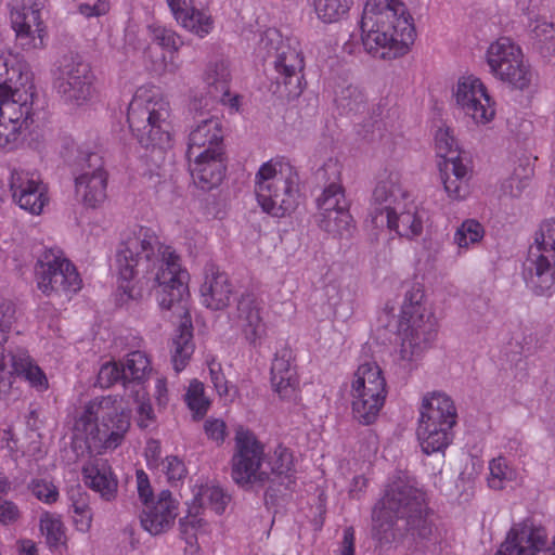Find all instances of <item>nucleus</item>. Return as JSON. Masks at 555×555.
<instances>
[{
  "label": "nucleus",
  "mask_w": 555,
  "mask_h": 555,
  "mask_svg": "<svg viewBox=\"0 0 555 555\" xmlns=\"http://www.w3.org/2000/svg\"><path fill=\"white\" fill-rule=\"evenodd\" d=\"M120 300L139 299L142 288L133 283L142 272L153 286L158 287L159 307H172L189 295V273L182 269L180 257L172 247L163 244L154 230L134 225L121 234L116 254Z\"/></svg>",
  "instance_id": "obj_1"
},
{
  "label": "nucleus",
  "mask_w": 555,
  "mask_h": 555,
  "mask_svg": "<svg viewBox=\"0 0 555 555\" xmlns=\"http://www.w3.org/2000/svg\"><path fill=\"white\" fill-rule=\"evenodd\" d=\"M372 537L379 546L404 543L412 554L439 553V534L429 518L425 493L403 475L389 479L372 512Z\"/></svg>",
  "instance_id": "obj_2"
},
{
  "label": "nucleus",
  "mask_w": 555,
  "mask_h": 555,
  "mask_svg": "<svg viewBox=\"0 0 555 555\" xmlns=\"http://www.w3.org/2000/svg\"><path fill=\"white\" fill-rule=\"evenodd\" d=\"M361 30L366 52L383 60L408 53L416 36L413 18L400 0H366Z\"/></svg>",
  "instance_id": "obj_3"
},
{
  "label": "nucleus",
  "mask_w": 555,
  "mask_h": 555,
  "mask_svg": "<svg viewBox=\"0 0 555 555\" xmlns=\"http://www.w3.org/2000/svg\"><path fill=\"white\" fill-rule=\"evenodd\" d=\"M34 83L28 66L0 54V149H14L33 116Z\"/></svg>",
  "instance_id": "obj_4"
},
{
  "label": "nucleus",
  "mask_w": 555,
  "mask_h": 555,
  "mask_svg": "<svg viewBox=\"0 0 555 555\" xmlns=\"http://www.w3.org/2000/svg\"><path fill=\"white\" fill-rule=\"evenodd\" d=\"M438 335V322L427 307L424 286L411 284L403 296L398 321V360L412 370L429 350Z\"/></svg>",
  "instance_id": "obj_5"
},
{
  "label": "nucleus",
  "mask_w": 555,
  "mask_h": 555,
  "mask_svg": "<svg viewBox=\"0 0 555 555\" xmlns=\"http://www.w3.org/2000/svg\"><path fill=\"white\" fill-rule=\"evenodd\" d=\"M129 427V411L117 397L107 396L95 398L85 406L75 422L74 434L90 452L101 453L120 446Z\"/></svg>",
  "instance_id": "obj_6"
},
{
  "label": "nucleus",
  "mask_w": 555,
  "mask_h": 555,
  "mask_svg": "<svg viewBox=\"0 0 555 555\" xmlns=\"http://www.w3.org/2000/svg\"><path fill=\"white\" fill-rule=\"evenodd\" d=\"M255 194L261 209L274 217L291 215L299 205V176L283 157L263 163L255 176Z\"/></svg>",
  "instance_id": "obj_7"
},
{
  "label": "nucleus",
  "mask_w": 555,
  "mask_h": 555,
  "mask_svg": "<svg viewBox=\"0 0 555 555\" xmlns=\"http://www.w3.org/2000/svg\"><path fill=\"white\" fill-rule=\"evenodd\" d=\"M171 107L155 88H138L128 106L129 127L141 145L165 149L171 141Z\"/></svg>",
  "instance_id": "obj_8"
},
{
  "label": "nucleus",
  "mask_w": 555,
  "mask_h": 555,
  "mask_svg": "<svg viewBox=\"0 0 555 555\" xmlns=\"http://www.w3.org/2000/svg\"><path fill=\"white\" fill-rule=\"evenodd\" d=\"M527 286L538 296L555 293V219L542 222L524 263Z\"/></svg>",
  "instance_id": "obj_9"
},
{
  "label": "nucleus",
  "mask_w": 555,
  "mask_h": 555,
  "mask_svg": "<svg viewBox=\"0 0 555 555\" xmlns=\"http://www.w3.org/2000/svg\"><path fill=\"white\" fill-rule=\"evenodd\" d=\"M353 417L362 425L373 424L387 396L383 371L374 361L360 364L353 374L350 389Z\"/></svg>",
  "instance_id": "obj_10"
},
{
  "label": "nucleus",
  "mask_w": 555,
  "mask_h": 555,
  "mask_svg": "<svg viewBox=\"0 0 555 555\" xmlns=\"http://www.w3.org/2000/svg\"><path fill=\"white\" fill-rule=\"evenodd\" d=\"M487 63L491 74L514 90H527L535 79L520 47L508 37H501L490 44Z\"/></svg>",
  "instance_id": "obj_11"
},
{
  "label": "nucleus",
  "mask_w": 555,
  "mask_h": 555,
  "mask_svg": "<svg viewBox=\"0 0 555 555\" xmlns=\"http://www.w3.org/2000/svg\"><path fill=\"white\" fill-rule=\"evenodd\" d=\"M36 284L46 296L76 293L81 279L76 267L59 248L46 249L35 266Z\"/></svg>",
  "instance_id": "obj_12"
},
{
  "label": "nucleus",
  "mask_w": 555,
  "mask_h": 555,
  "mask_svg": "<svg viewBox=\"0 0 555 555\" xmlns=\"http://www.w3.org/2000/svg\"><path fill=\"white\" fill-rule=\"evenodd\" d=\"M261 42L268 48L269 53L273 50V67L278 85H283L285 93L288 96H298L304 90V57L301 52L291 44L289 41H283L280 33L274 29H268L264 33Z\"/></svg>",
  "instance_id": "obj_13"
},
{
  "label": "nucleus",
  "mask_w": 555,
  "mask_h": 555,
  "mask_svg": "<svg viewBox=\"0 0 555 555\" xmlns=\"http://www.w3.org/2000/svg\"><path fill=\"white\" fill-rule=\"evenodd\" d=\"M94 79L90 64L79 55L69 54L61 62L55 88L65 104L80 107L93 98Z\"/></svg>",
  "instance_id": "obj_14"
},
{
  "label": "nucleus",
  "mask_w": 555,
  "mask_h": 555,
  "mask_svg": "<svg viewBox=\"0 0 555 555\" xmlns=\"http://www.w3.org/2000/svg\"><path fill=\"white\" fill-rule=\"evenodd\" d=\"M234 453L231 459V477L240 486L264 483L269 475L260 472L264 455L263 446L248 429L238 427L235 433Z\"/></svg>",
  "instance_id": "obj_15"
},
{
  "label": "nucleus",
  "mask_w": 555,
  "mask_h": 555,
  "mask_svg": "<svg viewBox=\"0 0 555 555\" xmlns=\"http://www.w3.org/2000/svg\"><path fill=\"white\" fill-rule=\"evenodd\" d=\"M457 107L476 125H487L495 116V103L485 83L473 75L459 79L454 89Z\"/></svg>",
  "instance_id": "obj_16"
},
{
  "label": "nucleus",
  "mask_w": 555,
  "mask_h": 555,
  "mask_svg": "<svg viewBox=\"0 0 555 555\" xmlns=\"http://www.w3.org/2000/svg\"><path fill=\"white\" fill-rule=\"evenodd\" d=\"M10 21L16 40L24 50L44 47L46 27L39 4L34 0H21L9 4Z\"/></svg>",
  "instance_id": "obj_17"
},
{
  "label": "nucleus",
  "mask_w": 555,
  "mask_h": 555,
  "mask_svg": "<svg viewBox=\"0 0 555 555\" xmlns=\"http://www.w3.org/2000/svg\"><path fill=\"white\" fill-rule=\"evenodd\" d=\"M81 168L82 172L75 180L76 196L86 208H99L107 197V172L102 156L88 153Z\"/></svg>",
  "instance_id": "obj_18"
},
{
  "label": "nucleus",
  "mask_w": 555,
  "mask_h": 555,
  "mask_svg": "<svg viewBox=\"0 0 555 555\" xmlns=\"http://www.w3.org/2000/svg\"><path fill=\"white\" fill-rule=\"evenodd\" d=\"M13 201L31 215H40L50 198L48 186L35 171L14 168L10 177Z\"/></svg>",
  "instance_id": "obj_19"
},
{
  "label": "nucleus",
  "mask_w": 555,
  "mask_h": 555,
  "mask_svg": "<svg viewBox=\"0 0 555 555\" xmlns=\"http://www.w3.org/2000/svg\"><path fill=\"white\" fill-rule=\"evenodd\" d=\"M263 301L254 293H244L236 301L231 314L235 326L244 339L253 347H258L267 337V324L263 321Z\"/></svg>",
  "instance_id": "obj_20"
},
{
  "label": "nucleus",
  "mask_w": 555,
  "mask_h": 555,
  "mask_svg": "<svg viewBox=\"0 0 555 555\" xmlns=\"http://www.w3.org/2000/svg\"><path fill=\"white\" fill-rule=\"evenodd\" d=\"M425 217L426 211L409 198L384 215H376L372 224L375 228H387L399 236L411 240L422 234Z\"/></svg>",
  "instance_id": "obj_21"
},
{
  "label": "nucleus",
  "mask_w": 555,
  "mask_h": 555,
  "mask_svg": "<svg viewBox=\"0 0 555 555\" xmlns=\"http://www.w3.org/2000/svg\"><path fill=\"white\" fill-rule=\"evenodd\" d=\"M222 143L221 120L209 113H198L189 134L186 157L199 158L205 154L222 155Z\"/></svg>",
  "instance_id": "obj_22"
},
{
  "label": "nucleus",
  "mask_w": 555,
  "mask_h": 555,
  "mask_svg": "<svg viewBox=\"0 0 555 555\" xmlns=\"http://www.w3.org/2000/svg\"><path fill=\"white\" fill-rule=\"evenodd\" d=\"M546 543L544 527L524 521L512 527L496 555H540Z\"/></svg>",
  "instance_id": "obj_23"
},
{
  "label": "nucleus",
  "mask_w": 555,
  "mask_h": 555,
  "mask_svg": "<svg viewBox=\"0 0 555 555\" xmlns=\"http://www.w3.org/2000/svg\"><path fill=\"white\" fill-rule=\"evenodd\" d=\"M189 297L190 294L183 298L181 307L178 305L179 302L173 304L172 307H160L165 310H172L175 314L181 318L178 334L172 339L171 349V360L177 373L184 370L192 353L194 352V344L192 341V321L189 312Z\"/></svg>",
  "instance_id": "obj_24"
},
{
  "label": "nucleus",
  "mask_w": 555,
  "mask_h": 555,
  "mask_svg": "<svg viewBox=\"0 0 555 555\" xmlns=\"http://www.w3.org/2000/svg\"><path fill=\"white\" fill-rule=\"evenodd\" d=\"M444 191L452 199H464L470 193L472 171L461 156L449 157L439 163Z\"/></svg>",
  "instance_id": "obj_25"
},
{
  "label": "nucleus",
  "mask_w": 555,
  "mask_h": 555,
  "mask_svg": "<svg viewBox=\"0 0 555 555\" xmlns=\"http://www.w3.org/2000/svg\"><path fill=\"white\" fill-rule=\"evenodd\" d=\"M199 291L203 304L207 308L220 310L229 305L233 287L224 272L214 264H208L205 268V280Z\"/></svg>",
  "instance_id": "obj_26"
},
{
  "label": "nucleus",
  "mask_w": 555,
  "mask_h": 555,
  "mask_svg": "<svg viewBox=\"0 0 555 555\" xmlns=\"http://www.w3.org/2000/svg\"><path fill=\"white\" fill-rule=\"evenodd\" d=\"M81 473L85 485L101 499L109 502L116 498L118 480L105 460H90L82 466Z\"/></svg>",
  "instance_id": "obj_27"
},
{
  "label": "nucleus",
  "mask_w": 555,
  "mask_h": 555,
  "mask_svg": "<svg viewBox=\"0 0 555 555\" xmlns=\"http://www.w3.org/2000/svg\"><path fill=\"white\" fill-rule=\"evenodd\" d=\"M177 517V503L169 491L164 490L152 506H146L141 516L144 530L153 535L167 531Z\"/></svg>",
  "instance_id": "obj_28"
},
{
  "label": "nucleus",
  "mask_w": 555,
  "mask_h": 555,
  "mask_svg": "<svg viewBox=\"0 0 555 555\" xmlns=\"http://www.w3.org/2000/svg\"><path fill=\"white\" fill-rule=\"evenodd\" d=\"M409 198L410 194L402 189L398 173L390 172L386 177L380 178L373 191L370 210L371 222L374 221L376 215H384L391 207Z\"/></svg>",
  "instance_id": "obj_29"
},
{
  "label": "nucleus",
  "mask_w": 555,
  "mask_h": 555,
  "mask_svg": "<svg viewBox=\"0 0 555 555\" xmlns=\"http://www.w3.org/2000/svg\"><path fill=\"white\" fill-rule=\"evenodd\" d=\"M456 417L454 403L446 393L431 392L423 398L418 422L453 428Z\"/></svg>",
  "instance_id": "obj_30"
},
{
  "label": "nucleus",
  "mask_w": 555,
  "mask_h": 555,
  "mask_svg": "<svg viewBox=\"0 0 555 555\" xmlns=\"http://www.w3.org/2000/svg\"><path fill=\"white\" fill-rule=\"evenodd\" d=\"M287 349L279 351L271 365V385L282 399H292L298 388L299 380Z\"/></svg>",
  "instance_id": "obj_31"
},
{
  "label": "nucleus",
  "mask_w": 555,
  "mask_h": 555,
  "mask_svg": "<svg viewBox=\"0 0 555 555\" xmlns=\"http://www.w3.org/2000/svg\"><path fill=\"white\" fill-rule=\"evenodd\" d=\"M15 377L24 378L40 391L48 388L46 374L31 358L29 369L26 366L25 372L15 373L10 364V356H2L0 357V401L9 398Z\"/></svg>",
  "instance_id": "obj_32"
},
{
  "label": "nucleus",
  "mask_w": 555,
  "mask_h": 555,
  "mask_svg": "<svg viewBox=\"0 0 555 555\" xmlns=\"http://www.w3.org/2000/svg\"><path fill=\"white\" fill-rule=\"evenodd\" d=\"M124 388L126 392H135L137 399L144 397V383L152 372L151 360L144 351L137 350L127 354L121 364Z\"/></svg>",
  "instance_id": "obj_33"
},
{
  "label": "nucleus",
  "mask_w": 555,
  "mask_h": 555,
  "mask_svg": "<svg viewBox=\"0 0 555 555\" xmlns=\"http://www.w3.org/2000/svg\"><path fill=\"white\" fill-rule=\"evenodd\" d=\"M221 156L205 154L199 158L188 157L194 183L202 190H211L221 183L225 170Z\"/></svg>",
  "instance_id": "obj_34"
},
{
  "label": "nucleus",
  "mask_w": 555,
  "mask_h": 555,
  "mask_svg": "<svg viewBox=\"0 0 555 555\" xmlns=\"http://www.w3.org/2000/svg\"><path fill=\"white\" fill-rule=\"evenodd\" d=\"M204 81L214 99L228 103L232 108H237L238 98L230 96V69L225 61L210 62L205 69Z\"/></svg>",
  "instance_id": "obj_35"
},
{
  "label": "nucleus",
  "mask_w": 555,
  "mask_h": 555,
  "mask_svg": "<svg viewBox=\"0 0 555 555\" xmlns=\"http://www.w3.org/2000/svg\"><path fill=\"white\" fill-rule=\"evenodd\" d=\"M417 438L424 453L431 454L443 451L452 441V428L431 423L418 422Z\"/></svg>",
  "instance_id": "obj_36"
},
{
  "label": "nucleus",
  "mask_w": 555,
  "mask_h": 555,
  "mask_svg": "<svg viewBox=\"0 0 555 555\" xmlns=\"http://www.w3.org/2000/svg\"><path fill=\"white\" fill-rule=\"evenodd\" d=\"M176 20L184 29L199 38L209 35L214 28L211 15L194 5L181 12Z\"/></svg>",
  "instance_id": "obj_37"
},
{
  "label": "nucleus",
  "mask_w": 555,
  "mask_h": 555,
  "mask_svg": "<svg viewBox=\"0 0 555 555\" xmlns=\"http://www.w3.org/2000/svg\"><path fill=\"white\" fill-rule=\"evenodd\" d=\"M10 325L4 321V313L0 311V357L10 356V364L15 373L25 372L29 369L30 356L28 351L21 347L7 348L9 339Z\"/></svg>",
  "instance_id": "obj_38"
},
{
  "label": "nucleus",
  "mask_w": 555,
  "mask_h": 555,
  "mask_svg": "<svg viewBox=\"0 0 555 555\" xmlns=\"http://www.w3.org/2000/svg\"><path fill=\"white\" fill-rule=\"evenodd\" d=\"M318 224L333 236H349L352 228V217L349 214V209H339L318 216Z\"/></svg>",
  "instance_id": "obj_39"
},
{
  "label": "nucleus",
  "mask_w": 555,
  "mask_h": 555,
  "mask_svg": "<svg viewBox=\"0 0 555 555\" xmlns=\"http://www.w3.org/2000/svg\"><path fill=\"white\" fill-rule=\"evenodd\" d=\"M272 474L286 488L294 482V459L292 452L282 446H279L270 461Z\"/></svg>",
  "instance_id": "obj_40"
},
{
  "label": "nucleus",
  "mask_w": 555,
  "mask_h": 555,
  "mask_svg": "<svg viewBox=\"0 0 555 555\" xmlns=\"http://www.w3.org/2000/svg\"><path fill=\"white\" fill-rule=\"evenodd\" d=\"M195 501L201 507L209 508L220 515L224 512L230 496L219 486L205 485L199 487L195 494Z\"/></svg>",
  "instance_id": "obj_41"
},
{
  "label": "nucleus",
  "mask_w": 555,
  "mask_h": 555,
  "mask_svg": "<svg viewBox=\"0 0 555 555\" xmlns=\"http://www.w3.org/2000/svg\"><path fill=\"white\" fill-rule=\"evenodd\" d=\"M317 16L325 24L337 23L347 16L350 0H312Z\"/></svg>",
  "instance_id": "obj_42"
},
{
  "label": "nucleus",
  "mask_w": 555,
  "mask_h": 555,
  "mask_svg": "<svg viewBox=\"0 0 555 555\" xmlns=\"http://www.w3.org/2000/svg\"><path fill=\"white\" fill-rule=\"evenodd\" d=\"M532 176V168L529 165H518L513 172L505 178L500 191L502 195L517 198L529 185Z\"/></svg>",
  "instance_id": "obj_43"
},
{
  "label": "nucleus",
  "mask_w": 555,
  "mask_h": 555,
  "mask_svg": "<svg viewBox=\"0 0 555 555\" xmlns=\"http://www.w3.org/2000/svg\"><path fill=\"white\" fill-rule=\"evenodd\" d=\"M39 528L50 547H57L64 542L65 528L60 515L50 512L42 513Z\"/></svg>",
  "instance_id": "obj_44"
},
{
  "label": "nucleus",
  "mask_w": 555,
  "mask_h": 555,
  "mask_svg": "<svg viewBox=\"0 0 555 555\" xmlns=\"http://www.w3.org/2000/svg\"><path fill=\"white\" fill-rule=\"evenodd\" d=\"M317 205L319 209L318 216L339 209H348L343 186L339 183H330L326 185L323 193L318 197Z\"/></svg>",
  "instance_id": "obj_45"
},
{
  "label": "nucleus",
  "mask_w": 555,
  "mask_h": 555,
  "mask_svg": "<svg viewBox=\"0 0 555 555\" xmlns=\"http://www.w3.org/2000/svg\"><path fill=\"white\" fill-rule=\"evenodd\" d=\"M483 236V225L475 219H466L456 229L453 241L460 250H467L478 244Z\"/></svg>",
  "instance_id": "obj_46"
},
{
  "label": "nucleus",
  "mask_w": 555,
  "mask_h": 555,
  "mask_svg": "<svg viewBox=\"0 0 555 555\" xmlns=\"http://www.w3.org/2000/svg\"><path fill=\"white\" fill-rule=\"evenodd\" d=\"M184 401L196 418H203L210 405L209 399L205 396V386L197 379L190 382Z\"/></svg>",
  "instance_id": "obj_47"
},
{
  "label": "nucleus",
  "mask_w": 555,
  "mask_h": 555,
  "mask_svg": "<svg viewBox=\"0 0 555 555\" xmlns=\"http://www.w3.org/2000/svg\"><path fill=\"white\" fill-rule=\"evenodd\" d=\"M180 533L185 543L194 548L198 550L197 540L198 535L208 533L209 525L207 521L196 515L186 516L181 518L179 521Z\"/></svg>",
  "instance_id": "obj_48"
},
{
  "label": "nucleus",
  "mask_w": 555,
  "mask_h": 555,
  "mask_svg": "<svg viewBox=\"0 0 555 555\" xmlns=\"http://www.w3.org/2000/svg\"><path fill=\"white\" fill-rule=\"evenodd\" d=\"M515 477L516 473L508 466L505 457L499 456L490 461L488 485L491 489L502 490L505 482L513 480Z\"/></svg>",
  "instance_id": "obj_49"
},
{
  "label": "nucleus",
  "mask_w": 555,
  "mask_h": 555,
  "mask_svg": "<svg viewBox=\"0 0 555 555\" xmlns=\"http://www.w3.org/2000/svg\"><path fill=\"white\" fill-rule=\"evenodd\" d=\"M149 33L153 42L170 52H178L183 46L182 38L175 30L163 25H150Z\"/></svg>",
  "instance_id": "obj_50"
},
{
  "label": "nucleus",
  "mask_w": 555,
  "mask_h": 555,
  "mask_svg": "<svg viewBox=\"0 0 555 555\" xmlns=\"http://www.w3.org/2000/svg\"><path fill=\"white\" fill-rule=\"evenodd\" d=\"M436 149L438 155L446 160L449 157L460 156L457 154V143L448 127H441L437 130L435 135Z\"/></svg>",
  "instance_id": "obj_51"
},
{
  "label": "nucleus",
  "mask_w": 555,
  "mask_h": 555,
  "mask_svg": "<svg viewBox=\"0 0 555 555\" xmlns=\"http://www.w3.org/2000/svg\"><path fill=\"white\" fill-rule=\"evenodd\" d=\"M335 102L344 112H358L364 104V96L357 87L349 86L337 94Z\"/></svg>",
  "instance_id": "obj_52"
},
{
  "label": "nucleus",
  "mask_w": 555,
  "mask_h": 555,
  "mask_svg": "<svg viewBox=\"0 0 555 555\" xmlns=\"http://www.w3.org/2000/svg\"><path fill=\"white\" fill-rule=\"evenodd\" d=\"M117 382L124 384V371L121 365L116 362L103 364L98 374V385L102 388H108Z\"/></svg>",
  "instance_id": "obj_53"
},
{
  "label": "nucleus",
  "mask_w": 555,
  "mask_h": 555,
  "mask_svg": "<svg viewBox=\"0 0 555 555\" xmlns=\"http://www.w3.org/2000/svg\"><path fill=\"white\" fill-rule=\"evenodd\" d=\"M29 489L38 500L46 503H53L59 498L56 487L51 481L44 479H34L29 485Z\"/></svg>",
  "instance_id": "obj_54"
},
{
  "label": "nucleus",
  "mask_w": 555,
  "mask_h": 555,
  "mask_svg": "<svg viewBox=\"0 0 555 555\" xmlns=\"http://www.w3.org/2000/svg\"><path fill=\"white\" fill-rule=\"evenodd\" d=\"M126 396H128L129 398H132L133 401L139 404L138 405V425L141 428L149 427L152 424V422L154 421L155 415H154L152 404L149 401L146 390L144 389V397L141 399H137L135 392H126Z\"/></svg>",
  "instance_id": "obj_55"
},
{
  "label": "nucleus",
  "mask_w": 555,
  "mask_h": 555,
  "mask_svg": "<svg viewBox=\"0 0 555 555\" xmlns=\"http://www.w3.org/2000/svg\"><path fill=\"white\" fill-rule=\"evenodd\" d=\"M162 470L166 474L168 481L181 480L186 474L183 462L177 456H167L162 462Z\"/></svg>",
  "instance_id": "obj_56"
},
{
  "label": "nucleus",
  "mask_w": 555,
  "mask_h": 555,
  "mask_svg": "<svg viewBox=\"0 0 555 555\" xmlns=\"http://www.w3.org/2000/svg\"><path fill=\"white\" fill-rule=\"evenodd\" d=\"M208 369L210 374V380L214 384V387L216 388L218 395L220 397L228 396V382L222 372L221 364L216 362L215 360H211L210 362H208Z\"/></svg>",
  "instance_id": "obj_57"
},
{
  "label": "nucleus",
  "mask_w": 555,
  "mask_h": 555,
  "mask_svg": "<svg viewBox=\"0 0 555 555\" xmlns=\"http://www.w3.org/2000/svg\"><path fill=\"white\" fill-rule=\"evenodd\" d=\"M204 429L207 437L215 441L217 444H220L224 441L227 436V425L220 418H208L205 421Z\"/></svg>",
  "instance_id": "obj_58"
},
{
  "label": "nucleus",
  "mask_w": 555,
  "mask_h": 555,
  "mask_svg": "<svg viewBox=\"0 0 555 555\" xmlns=\"http://www.w3.org/2000/svg\"><path fill=\"white\" fill-rule=\"evenodd\" d=\"M317 178L320 181H323L327 185L330 183H339L340 179V169L337 160L330 158L327 159L323 166L318 170Z\"/></svg>",
  "instance_id": "obj_59"
},
{
  "label": "nucleus",
  "mask_w": 555,
  "mask_h": 555,
  "mask_svg": "<svg viewBox=\"0 0 555 555\" xmlns=\"http://www.w3.org/2000/svg\"><path fill=\"white\" fill-rule=\"evenodd\" d=\"M109 9V0H96L93 4L80 3L78 5V12L87 18L103 16L108 13Z\"/></svg>",
  "instance_id": "obj_60"
},
{
  "label": "nucleus",
  "mask_w": 555,
  "mask_h": 555,
  "mask_svg": "<svg viewBox=\"0 0 555 555\" xmlns=\"http://www.w3.org/2000/svg\"><path fill=\"white\" fill-rule=\"evenodd\" d=\"M21 517V512L15 503L8 500H0V525L14 524Z\"/></svg>",
  "instance_id": "obj_61"
},
{
  "label": "nucleus",
  "mask_w": 555,
  "mask_h": 555,
  "mask_svg": "<svg viewBox=\"0 0 555 555\" xmlns=\"http://www.w3.org/2000/svg\"><path fill=\"white\" fill-rule=\"evenodd\" d=\"M327 295H330L331 291H337L336 286L328 285L326 287ZM330 304L335 308V314L343 318H349L352 313V300L348 299L346 301L343 300V295L339 300H334L332 296H328Z\"/></svg>",
  "instance_id": "obj_62"
},
{
  "label": "nucleus",
  "mask_w": 555,
  "mask_h": 555,
  "mask_svg": "<svg viewBox=\"0 0 555 555\" xmlns=\"http://www.w3.org/2000/svg\"><path fill=\"white\" fill-rule=\"evenodd\" d=\"M138 492L144 504H147L152 496V489L146 474L142 470L137 473Z\"/></svg>",
  "instance_id": "obj_63"
},
{
  "label": "nucleus",
  "mask_w": 555,
  "mask_h": 555,
  "mask_svg": "<svg viewBox=\"0 0 555 555\" xmlns=\"http://www.w3.org/2000/svg\"><path fill=\"white\" fill-rule=\"evenodd\" d=\"M354 531L351 527L345 529L339 555H354Z\"/></svg>",
  "instance_id": "obj_64"
}]
</instances>
